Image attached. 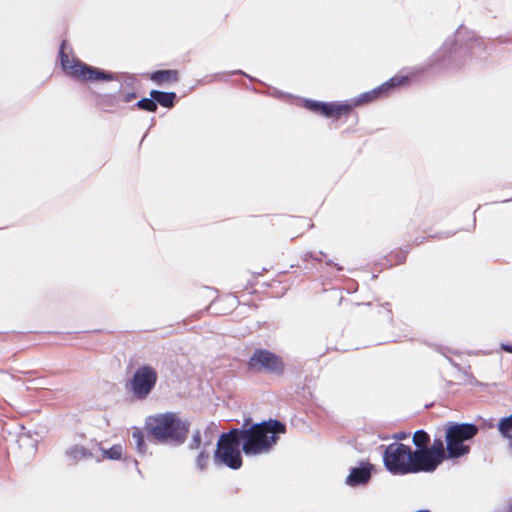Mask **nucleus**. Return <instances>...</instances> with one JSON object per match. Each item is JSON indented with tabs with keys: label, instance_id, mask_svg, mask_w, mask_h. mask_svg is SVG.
I'll return each mask as SVG.
<instances>
[{
	"label": "nucleus",
	"instance_id": "f257e3e1",
	"mask_svg": "<svg viewBox=\"0 0 512 512\" xmlns=\"http://www.w3.org/2000/svg\"><path fill=\"white\" fill-rule=\"evenodd\" d=\"M285 431V425L278 420L263 421L249 428L232 429L220 436L214 462L237 470L242 466L241 442L246 456L265 454L277 443V435Z\"/></svg>",
	"mask_w": 512,
	"mask_h": 512
},
{
	"label": "nucleus",
	"instance_id": "f03ea898",
	"mask_svg": "<svg viewBox=\"0 0 512 512\" xmlns=\"http://www.w3.org/2000/svg\"><path fill=\"white\" fill-rule=\"evenodd\" d=\"M190 423L175 413H161L147 418L145 429L159 443L181 445L184 443Z\"/></svg>",
	"mask_w": 512,
	"mask_h": 512
},
{
	"label": "nucleus",
	"instance_id": "7ed1b4c3",
	"mask_svg": "<svg viewBox=\"0 0 512 512\" xmlns=\"http://www.w3.org/2000/svg\"><path fill=\"white\" fill-rule=\"evenodd\" d=\"M60 61L65 74L69 77L83 82H99L116 80L115 73L90 66L74 55L66 52V41L60 47Z\"/></svg>",
	"mask_w": 512,
	"mask_h": 512
},
{
	"label": "nucleus",
	"instance_id": "20e7f679",
	"mask_svg": "<svg viewBox=\"0 0 512 512\" xmlns=\"http://www.w3.org/2000/svg\"><path fill=\"white\" fill-rule=\"evenodd\" d=\"M477 433L478 428L474 424L450 422L445 432L448 458H459L468 454L470 447L465 441L472 439Z\"/></svg>",
	"mask_w": 512,
	"mask_h": 512
},
{
	"label": "nucleus",
	"instance_id": "39448f33",
	"mask_svg": "<svg viewBox=\"0 0 512 512\" xmlns=\"http://www.w3.org/2000/svg\"><path fill=\"white\" fill-rule=\"evenodd\" d=\"M412 449L402 443H392L385 449L383 462L392 474L405 475L412 473Z\"/></svg>",
	"mask_w": 512,
	"mask_h": 512
},
{
	"label": "nucleus",
	"instance_id": "423d86ee",
	"mask_svg": "<svg viewBox=\"0 0 512 512\" xmlns=\"http://www.w3.org/2000/svg\"><path fill=\"white\" fill-rule=\"evenodd\" d=\"M156 370L148 365L139 367L130 381V390L135 398L145 399L153 390L157 382Z\"/></svg>",
	"mask_w": 512,
	"mask_h": 512
},
{
	"label": "nucleus",
	"instance_id": "0eeeda50",
	"mask_svg": "<svg viewBox=\"0 0 512 512\" xmlns=\"http://www.w3.org/2000/svg\"><path fill=\"white\" fill-rule=\"evenodd\" d=\"M248 365L251 370L281 374L284 371V363L276 354L266 349H257L249 359Z\"/></svg>",
	"mask_w": 512,
	"mask_h": 512
},
{
	"label": "nucleus",
	"instance_id": "6e6552de",
	"mask_svg": "<svg viewBox=\"0 0 512 512\" xmlns=\"http://www.w3.org/2000/svg\"><path fill=\"white\" fill-rule=\"evenodd\" d=\"M412 473L433 472L442 463L428 448L412 450Z\"/></svg>",
	"mask_w": 512,
	"mask_h": 512
},
{
	"label": "nucleus",
	"instance_id": "1a4fd4ad",
	"mask_svg": "<svg viewBox=\"0 0 512 512\" xmlns=\"http://www.w3.org/2000/svg\"><path fill=\"white\" fill-rule=\"evenodd\" d=\"M305 107L313 112L322 114L326 117H340L351 111L352 106L349 104L324 103L312 100L305 101Z\"/></svg>",
	"mask_w": 512,
	"mask_h": 512
},
{
	"label": "nucleus",
	"instance_id": "9d476101",
	"mask_svg": "<svg viewBox=\"0 0 512 512\" xmlns=\"http://www.w3.org/2000/svg\"><path fill=\"white\" fill-rule=\"evenodd\" d=\"M408 82L407 76H395L391 78L389 81L385 82L381 86L361 94L354 102V105H361L364 103H368L374 99H377L382 94L387 93L390 89L405 85Z\"/></svg>",
	"mask_w": 512,
	"mask_h": 512
},
{
	"label": "nucleus",
	"instance_id": "9b49d317",
	"mask_svg": "<svg viewBox=\"0 0 512 512\" xmlns=\"http://www.w3.org/2000/svg\"><path fill=\"white\" fill-rule=\"evenodd\" d=\"M373 465L370 463H361L359 467H354L350 470L346 478V484L351 487L365 485L371 478Z\"/></svg>",
	"mask_w": 512,
	"mask_h": 512
},
{
	"label": "nucleus",
	"instance_id": "f8f14e48",
	"mask_svg": "<svg viewBox=\"0 0 512 512\" xmlns=\"http://www.w3.org/2000/svg\"><path fill=\"white\" fill-rule=\"evenodd\" d=\"M150 96L155 100L156 104L159 103L161 106L171 108L174 105L176 94L174 92H163L159 90H152Z\"/></svg>",
	"mask_w": 512,
	"mask_h": 512
},
{
	"label": "nucleus",
	"instance_id": "ddd939ff",
	"mask_svg": "<svg viewBox=\"0 0 512 512\" xmlns=\"http://www.w3.org/2000/svg\"><path fill=\"white\" fill-rule=\"evenodd\" d=\"M67 455L71 459L76 460V461L81 460V459H86V458H95L97 461H100V458L98 457V455L87 450L83 446H74V447L70 448L67 451Z\"/></svg>",
	"mask_w": 512,
	"mask_h": 512
},
{
	"label": "nucleus",
	"instance_id": "4468645a",
	"mask_svg": "<svg viewBox=\"0 0 512 512\" xmlns=\"http://www.w3.org/2000/svg\"><path fill=\"white\" fill-rule=\"evenodd\" d=\"M151 79L161 84L163 82L176 81L177 71L175 70H158L151 75Z\"/></svg>",
	"mask_w": 512,
	"mask_h": 512
},
{
	"label": "nucleus",
	"instance_id": "2eb2a0df",
	"mask_svg": "<svg viewBox=\"0 0 512 512\" xmlns=\"http://www.w3.org/2000/svg\"><path fill=\"white\" fill-rule=\"evenodd\" d=\"M99 451L101 452V456H98L101 459H111V460H118L122 456V446L121 445H114L110 449H104L99 448Z\"/></svg>",
	"mask_w": 512,
	"mask_h": 512
},
{
	"label": "nucleus",
	"instance_id": "dca6fc26",
	"mask_svg": "<svg viewBox=\"0 0 512 512\" xmlns=\"http://www.w3.org/2000/svg\"><path fill=\"white\" fill-rule=\"evenodd\" d=\"M430 442V436L424 430H417L413 435V443L417 449H426Z\"/></svg>",
	"mask_w": 512,
	"mask_h": 512
},
{
	"label": "nucleus",
	"instance_id": "f3484780",
	"mask_svg": "<svg viewBox=\"0 0 512 512\" xmlns=\"http://www.w3.org/2000/svg\"><path fill=\"white\" fill-rule=\"evenodd\" d=\"M500 433L510 439V447L512 448V414L502 419L498 425Z\"/></svg>",
	"mask_w": 512,
	"mask_h": 512
},
{
	"label": "nucleus",
	"instance_id": "a211bd4d",
	"mask_svg": "<svg viewBox=\"0 0 512 512\" xmlns=\"http://www.w3.org/2000/svg\"><path fill=\"white\" fill-rule=\"evenodd\" d=\"M428 449L441 461L448 458L441 438H435L433 444Z\"/></svg>",
	"mask_w": 512,
	"mask_h": 512
},
{
	"label": "nucleus",
	"instance_id": "6ab92c4d",
	"mask_svg": "<svg viewBox=\"0 0 512 512\" xmlns=\"http://www.w3.org/2000/svg\"><path fill=\"white\" fill-rule=\"evenodd\" d=\"M136 106L140 109L149 111V112H155L157 110V104L155 100L151 98H143L139 100L136 104Z\"/></svg>",
	"mask_w": 512,
	"mask_h": 512
},
{
	"label": "nucleus",
	"instance_id": "aec40b11",
	"mask_svg": "<svg viewBox=\"0 0 512 512\" xmlns=\"http://www.w3.org/2000/svg\"><path fill=\"white\" fill-rule=\"evenodd\" d=\"M132 441L133 443L135 444L137 450L140 452V453H143L144 450H145V443H144V437H143V434L140 430L138 429H135L133 432H132Z\"/></svg>",
	"mask_w": 512,
	"mask_h": 512
},
{
	"label": "nucleus",
	"instance_id": "412c9836",
	"mask_svg": "<svg viewBox=\"0 0 512 512\" xmlns=\"http://www.w3.org/2000/svg\"><path fill=\"white\" fill-rule=\"evenodd\" d=\"M208 460H209V454L205 451H201L198 454L197 459H196V465H197L198 469L204 470L207 466Z\"/></svg>",
	"mask_w": 512,
	"mask_h": 512
},
{
	"label": "nucleus",
	"instance_id": "4be33fe9",
	"mask_svg": "<svg viewBox=\"0 0 512 512\" xmlns=\"http://www.w3.org/2000/svg\"><path fill=\"white\" fill-rule=\"evenodd\" d=\"M201 446V434L199 431H195L192 435L191 442L189 443V448L191 450L199 449Z\"/></svg>",
	"mask_w": 512,
	"mask_h": 512
},
{
	"label": "nucleus",
	"instance_id": "5701e85b",
	"mask_svg": "<svg viewBox=\"0 0 512 512\" xmlns=\"http://www.w3.org/2000/svg\"><path fill=\"white\" fill-rule=\"evenodd\" d=\"M135 98H136V94L135 93H127L124 96V102L128 103V102L132 101Z\"/></svg>",
	"mask_w": 512,
	"mask_h": 512
},
{
	"label": "nucleus",
	"instance_id": "b1692460",
	"mask_svg": "<svg viewBox=\"0 0 512 512\" xmlns=\"http://www.w3.org/2000/svg\"><path fill=\"white\" fill-rule=\"evenodd\" d=\"M502 350L512 353V344H501Z\"/></svg>",
	"mask_w": 512,
	"mask_h": 512
},
{
	"label": "nucleus",
	"instance_id": "393cba45",
	"mask_svg": "<svg viewBox=\"0 0 512 512\" xmlns=\"http://www.w3.org/2000/svg\"><path fill=\"white\" fill-rule=\"evenodd\" d=\"M404 437H405V435H404V434H399V435H396V436H395V438H397V439H399V440L403 439Z\"/></svg>",
	"mask_w": 512,
	"mask_h": 512
}]
</instances>
